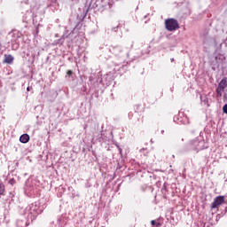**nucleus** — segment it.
I'll return each mask as SVG.
<instances>
[{"label":"nucleus","instance_id":"423d86ee","mask_svg":"<svg viewBox=\"0 0 227 227\" xmlns=\"http://www.w3.org/2000/svg\"><path fill=\"white\" fill-rule=\"evenodd\" d=\"M224 203V196H218L214 199L213 203L211 204L212 208H217L220 207V205H223Z\"/></svg>","mask_w":227,"mask_h":227},{"label":"nucleus","instance_id":"2eb2a0df","mask_svg":"<svg viewBox=\"0 0 227 227\" xmlns=\"http://www.w3.org/2000/svg\"><path fill=\"white\" fill-rule=\"evenodd\" d=\"M31 90H33V87H27V91H31Z\"/></svg>","mask_w":227,"mask_h":227},{"label":"nucleus","instance_id":"9b49d317","mask_svg":"<svg viewBox=\"0 0 227 227\" xmlns=\"http://www.w3.org/2000/svg\"><path fill=\"white\" fill-rule=\"evenodd\" d=\"M4 194V184H0V196Z\"/></svg>","mask_w":227,"mask_h":227},{"label":"nucleus","instance_id":"f03ea898","mask_svg":"<svg viewBox=\"0 0 227 227\" xmlns=\"http://www.w3.org/2000/svg\"><path fill=\"white\" fill-rule=\"evenodd\" d=\"M38 210H40V207L36 203H32L25 208V214L30 219H35L38 215Z\"/></svg>","mask_w":227,"mask_h":227},{"label":"nucleus","instance_id":"4468645a","mask_svg":"<svg viewBox=\"0 0 227 227\" xmlns=\"http://www.w3.org/2000/svg\"><path fill=\"white\" fill-rule=\"evenodd\" d=\"M67 75H72L73 72H72V70H68V71L67 72Z\"/></svg>","mask_w":227,"mask_h":227},{"label":"nucleus","instance_id":"7ed1b4c3","mask_svg":"<svg viewBox=\"0 0 227 227\" xmlns=\"http://www.w3.org/2000/svg\"><path fill=\"white\" fill-rule=\"evenodd\" d=\"M165 27L167 31H176L180 29V25L176 20L171 18L165 20Z\"/></svg>","mask_w":227,"mask_h":227},{"label":"nucleus","instance_id":"a211bd4d","mask_svg":"<svg viewBox=\"0 0 227 227\" xmlns=\"http://www.w3.org/2000/svg\"><path fill=\"white\" fill-rule=\"evenodd\" d=\"M161 134H164V130H161Z\"/></svg>","mask_w":227,"mask_h":227},{"label":"nucleus","instance_id":"f257e3e1","mask_svg":"<svg viewBox=\"0 0 227 227\" xmlns=\"http://www.w3.org/2000/svg\"><path fill=\"white\" fill-rule=\"evenodd\" d=\"M188 146L190 150H192V148H194V150L200 151V150H205V148H208V144L205 142V140L203 139V137L200 136L193 141H191Z\"/></svg>","mask_w":227,"mask_h":227},{"label":"nucleus","instance_id":"20e7f679","mask_svg":"<svg viewBox=\"0 0 227 227\" xmlns=\"http://www.w3.org/2000/svg\"><path fill=\"white\" fill-rule=\"evenodd\" d=\"M174 121H176V123H179L180 125H189V123H191L189 117H187V115H185L183 112H179L178 115L174 117Z\"/></svg>","mask_w":227,"mask_h":227},{"label":"nucleus","instance_id":"1a4fd4ad","mask_svg":"<svg viewBox=\"0 0 227 227\" xmlns=\"http://www.w3.org/2000/svg\"><path fill=\"white\" fill-rule=\"evenodd\" d=\"M200 100L203 104L208 106V99L207 98V96H200Z\"/></svg>","mask_w":227,"mask_h":227},{"label":"nucleus","instance_id":"0eeeda50","mask_svg":"<svg viewBox=\"0 0 227 227\" xmlns=\"http://www.w3.org/2000/svg\"><path fill=\"white\" fill-rule=\"evenodd\" d=\"M13 56L12 55H4V63H7V65H12L13 63Z\"/></svg>","mask_w":227,"mask_h":227},{"label":"nucleus","instance_id":"f3484780","mask_svg":"<svg viewBox=\"0 0 227 227\" xmlns=\"http://www.w3.org/2000/svg\"><path fill=\"white\" fill-rule=\"evenodd\" d=\"M170 61H171V62L175 61V59H170Z\"/></svg>","mask_w":227,"mask_h":227},{"label":"nucleus","instance_id":"39448f33","mask_svg":"<svg viewBox=\"0 0 227 227\" xmlns=\"http://www.w3.org/2000/svg\"><path fill=\"white\" fill-rule=\"evenodd\" d=\"M227 90V78L224 77L221 80V82L218 84V87L216 88V96L217 97H223V93H224V90Z\"/></svg>","mask_w":227,"mask_h":227},{"label":"nucleus","instance_id":"dca6fc26","mask_svg":"<svg viewBox=\"0 0 227 227\" xmlns=\"http://www.w3.org/2000/svg\"><path fill=\"white\" fill-rule=\"evenodd\" d=\"M114 51H121V48H115Z\"/></svg>","mask_w":227,"mask_h":227},{"label":"nucleus","instance_id":"6e6552de","mask_svg":"<svg viewBox=\"0 0 227 227\" xmlns=\"http://www.w3.org/2000/svg\"><path fill=\"white\" fill-rule=\"evenodd\" d=\"M20 143L26 144L29 143V135L27 134H23L20 137Z\"/></svg>","mask_w":227,"mask_h":227},{"label":"nucleus","instance_id":"f8f14e48","mask_svg":"<svg viewBox=\"0 0 227 227\" xmlns=\"http://www.w3.org/2000/svg\"><path fill=\"white\" fill-rule=\"evenodd\" d=\"M223 111L225 114H227V104L223 106Z\"/></svg>","mask_w":227,"mask_h":227},{"label":"nucleus","instance_id":"ddd939ff","mask_svg":"<svg viewBox=\"0 0 227 227\" xmlns=\"http://www.w3.org/2000/svg\"><path fill=\"white\" fill-rule=\"evenodd\" d=\"M9 184H10V185H14L15 184V179H10Z\"/></svg>","mask_w":227,"mask_h":227},{"label":"nucleus","instance_id":"9d476101","mask_svg":"<svg viewBox=\"0 0 227 227\" xmlns=\"http://www.w3.org/2000/svg\"><path fill=\"white\" fill-rule=\"evenodd\" d=\"M151 224H152V226H156V227H160L161 226L160 222H157L155 220H152Z\"/></svg>","mask_w":227,"mask_h":227}]
</instances>
